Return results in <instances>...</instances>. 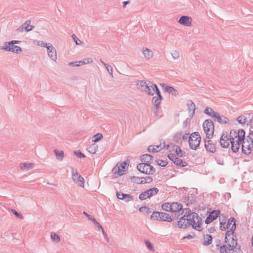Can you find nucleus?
I'll use <instances>...</instances> for the list:
<instances>
[{
	"instance_id": "obj_8",
	"label": "nucleus",
	"mask_w": 253,
	"mask_h": 253,
	"mask_svg": "<svg viewBox=\"0 0 253 253\" xmlns=\"http://www.w3.org/2000/svg\"><path fill=\"white\" fill-rule=\"evenodd\" d=\"M0 49L6 51H11L16 53H21L22 49L18 46L12 44L10 42H5L3 45L0 47Z\"/></svg>"
},
{
	"instance_id": "obj_25",
	"label": "nucleus",
	"mask_w": 253,
	"mask_h": 253,
	"mask_svg": "<svg viewBox=\"0 0 253 253\" xmlns=\"http://www.w3.org/2000/svg\"><path fill=\"white\" fill-rule=\"evenodd\" d=\"M153 157L148 154H144L141 157V161L147 164H151L153 161Z\"/></svg>"
},
{
	"instance_id": "obj_59",
	"label": "nucleus",
	"mask_w": 253,
	"mask_h": 253,
	"mask_svg": "<svg viewBox=\"0 0 253 253\" xmlns=\"http://www.w3.org/2000/svg\"><path fill=\"white\" fill-rule=\"evenodd\" d=\"M182 137V132L177 133L174 136V138L178 141V140H180Z\"/></svg>"
},
{
	"instance_id": "obj_31",
	"label": "nucleus",
	"mask_w": 253,
	"mask_h": 253,
	"mask_svg": "<svg viewBox=\"0 0 253 253\" xmlns=\"http://www.w3.org/2000/svg\"><path fill=\"white\" fill-rule=\"evenodd\" d=\"M173 147H176L175 152L176 153V155L178 157H183L186 156V153L185 152H183L180 146H173Z\"/></svg>"
},
{
	"instance_id": "obj_39",
	"label": "nucleus",
	"mask_w": 253,
	"mask_h": 253,
	"mask_svg": "<svg viewBox=\"0 0 253 253\" xmlns=\"http://www.w3.org/2000/svg\"><path fill=\"white\" fill-rule=\"evenodd\" d=\"M170 208V203H165L162 205V209L167 212H171V209Z\"/></svg>"
},
{
	"instance_id": "obj_62",
	"label": "nucleus",
	"mask_w": 253,
	"mask_h": 253,
	"mask_svg": "<svg viewBox=\"0 0 253 253\" xmlns=\"http://www.w3.org/2000/svg\"><path fill=\"white\" fill-rule=\"evenodd\" d=\"M154 88H155V91L156 92L157 96L161 95V92H160L158 86L156 84H155V85H154Z\"/></svg>"
},
{
	"instance_id": "obj_12",
	"label": "nucleus",
	"mask_w": 253,
	"mask_h": 253,
	"mask_svg": "<svg viewBox=\"0 0 253 253\" xmlns=\"http://www.w3.org/2000/svg\"><path fill=\"white\" fill-rule=\"evenodd\" d=\"M171 212H174V217L175 218H179L180 216L179 211H180L183 208V205L181 203H170Z\"/></svg>"
},
{
	"instance_id": "obj_14",
	"label": "nucleus",
	"mask_w": 253,
	"mask_h": 253,
	"mask_svg": "<svg viewBox=\"0 0 253 253\" xmlns=\"http://www.w3.org/2000/svg\"><path fill=\"white\" fill-rule=\"evenodd\" d=\"M241 144H242V153L246 155L250 154L253 146H252L250 143L245 141V140L242 141Z\"/></svg>"
},
{
	"instance_id": "obj_41",
	"label": "nucleus",
	"mask_w": 253,
	"mask_h": 253,
	"mask_svg": "<svg viewBox=\"0 0 253 253\" xmlns=\"http://www.w3.org/2000/svg\"><path fill=\"white\" fill-rule=\"evenodd\" d=\"M103 138V135L100 133H98L94 135L92 137V141L94 142H97Z\"/></svg>"
},
{
	"instance_id": "obj_51",
	"label": "nucleus",
	"mask_w": 253,
	"mask_h": 253,
	"mask_svg": "<svg viewBox=\"0 0 253 253\" xmlns=\"http://www.w3.org/2000/svg\"><path fill=\"white\" fill-rule=\"evenodd\" d=\"M157 163L159 166L161 167H166L168 165V162L163 160H158Z\"/></svg>"
},
{
	"instance_id": "obj_28",
	"label": "nucleus",
	"mask_w": 253,
	"mask_h": 253,
	"mask_svg": "<svg viewBox=\"0 0 253 253\" xmlns=\"http://www.w3.org/2000/svg\"><path fill=\"white\" fill-rule=\"evenodd\" d=\"M183 215L182 217H189V218H191L192 217V212L191 210L188 208H185L182 210L180 215Z\"/></svg>"
},
{
	"instance_id": "obj_9",
	"label": "nucleus",
	"mask_w": 253,
	"mask_h": 253,
	"mask_svg": "<svg viewBox=\"0 0 253 253\" xmlns=\"http://www.w3.org/2000/svg\"><path fill=\"white\" fill-rule=\"evenodd\" d=\"M158 192V188L156 187H153L141 193L139 196V198L141 200H144L148 198H150L156 195Z\"/></svg>"
},
{
	"instance_id": "obj_37",
	"label": "nucleus",
	"mask_w": 253,
	"mask_h": 253,
	"mask_svg": "<svg viewBox=\"0 0 253 253\" xmlns=\"http://www.w3.org/2000/svg\"><path fill=\"white\" fill-rule=\"evenodd\" d=\"M20 168L22 170H29L32 168V164L31 163H21Z\"/></svg>"
},
{
	"instance_id": "obj_17",
	"label": "nucleus",
	"mask_w": 253,
	"mask_h": 253,
	"mask_svg": "<svg viewBox=\"0 0 253 253\" xmlns=\"http://www.w3.org/2000/svg\"><path fill=\"white\" fill-rule=\"evenodd\" d=\"M192 21V18L190 17L183 15L180 17L178 22L183 26L189 27L191 25Z\"/></svg>"
},
{
	"instance_id": "obj_32",
	"label": "nucleus",
	"mask_w": 253,
	"mask_h": 253,
	"mask_svg": "<svg viewBox=\"0 0 253 253\" xmlns=\"http://www.w3.org/2000/svg\"><path fill=\"white\" fill-rule=\"evenodd\" d=\"M204 113L206 114L213 118H214L216 114V112H215L212 108L209 107H207L205 108L204 110Z\"/></svg>"
},
{
	"instance_id": "obj_58",
	"label": "nucleus",
	"mask_w": 253,
	"mask_h": 253,
	"mask_svg": "<svg viewBox=\"0 0 253 253\" xmlns=\"http://www.w3.org/2000/svg\"><path fill=\"white\" fill-rule=\"evenodd\" d=\"M105 67L109 74L111 76H113V70L111 66L109 65H105Z\"/></svg>"
},
{
	"instance_id": "obj_61",
	"label": "nucleus",
	"mask_w": 253,
	"mask_h": 253,
	"mask_svg": "<svg viewBox=\"0 0 253 253\" xmlns=\"http://www.w3.org/2000/svg\"><path fill=\"white\" fill-rule=\"evenodd\" d=\"M68 65L69 66H73V67H78V66H80V64H78L77 61L70 62V63H69Z\"/></svg>"
},
{
	"instance_id": "obj_16",
	"label": "nucleus",
	"mask_w": 253,
	"mask_h": 253,
	"mask_svg": "<svg viewBox=\"0 0 253 253\" xmlns=\"http://www.w3.org/2000/svg\"><path fill=\"white\" fill-rule=\"evenodd\" d=\"M205 147L206 150L210 153H214L216 152L215 144L211 140H204Z\"/></svg>"
},
{
	"instance_id": "obj_23",
	"label": "nucleus",
	"mask_w": 253,
	"mask_h": 253,
	"mask_svg": "<svg viewBox=\"0 0 253 253\" xmlns=\"http://www.w3.org/2000/svg\"><path fill=\"white\" fill-rule=\"evenodd\" d=\"M148 81L143 80L138 81L137 83V88L140 89L141 91L144 92L145 90V87L148 85Z\"/></svg>"
},
{
	"instance_id": "obj_2",
	"label": "nucleus",
	"mask_w": 253,
	"mask_h": 253,
	"mask_svg": "<svg viewBox=\"0 0 253 253\" xmlns=\"http://www.w3.org/2000/svg\"><path fill=\"white\" fill-rule=\"evenodd\" d=\"M231 225V227L230 230H227L225 233L224 240H226L228 243L232 242L233 244L231 247H233L234 245L238 244L237 236L235 233V230L236 228V220L234 217H230L226 225V226L228 227V229L230 228Z\"/></svg>"
},
{
	"instance_id": "obj_55",
	"label": "nucleus",
	"mask_w": 253,
	"mask_h": 253,
	"mask_svg": "<svg viewBox=\"0 0 253 253\" xmlns=\"http://www.w3.org/2000/svg\"><path fill=\"white\" fill-rule=\"evenodd\" d=\"M226 222H220V229L222 231H225L227 229H228V227L225 225Z\"/></svg>"
},
{
	"instance_id": "obj_46",
	"label": "nucleus",
	"mask_w": 253,
	"mask_h": 253,
	"mask_svg": "<svg viewBox=\"0 0 253 253\" xmlns=\"http://www.w3.org/2000/svg\"><path fill=\"white\" fill-rule=\"evenodd\" d=\"M51 237L53 240L58 242H59L60 240V237L54 232H52L51 233Z\"/></svg>"
},
{
	"instance_id": "obj_19",
	"label": "nucleus",
	"mask_w": 253,
	"mask_h": 253,
	"mask_svg": "<svg viewBox=\"0 0 253 253\" xmlns=\"http://www.w3.org/2000/svg\"><path fill=\"white\" fill-rule=\"evenodd\" d=\"M48 56L53 60L55 61L57 59L56 50L55 47L52 45H48L46 47Z\"/></svg>"
},
{
	"instance_id": "obj_26",
	"label": "nucleus",
	"mask_w": 253,
	"mask_h": 253,
	"mask_svg": "<svg viewBox=\"0 0 253 253\" xmlns=\"http://www.w3.org/2000/svg\"><path fill=\"white\" fill-rule=\"evenodd\" d=\"M142 52L144 57L147 59H150L153 56V52L151 49L148 48H143Z\"/></svg>"
},
{
	"instance_id": "obj_45",
	"label": "nucleus",
	"mask_w": 253,
	"mask_h": 253,
	"mask_svg": "<svg viewBox=\"0 0 253 253\" xmlns=\"http://www.w3.org/2000/svg\"><path fill=\"white\" fill-rule=\"evenodd\" d=\"M237 121L240 124H244L246 123V118L244 116H240L237 118Z\"/></svg>"
},
{
	"instance_id": "obj_35",
	"label": "nucleus",
	"mask_w": 253,
	"mask_h": 253,
	"mask_svg": "<svg viewBox=\"0 0 253 253\" xmlns=\"http://www.w3.org/2000/svg\"><path fill=\"white\" fill-rule=\"evenodd\" d=\"M253 130H250L249 135L247 136L246 138H245V141L248 142L253 146Z\"/></svg>"
},
{
	"instance_id": "obj_52",
	"label": "nucleus",
	"mask_w": 253,
	"mask_h": 253,
	"mask_svg": "<svg viewBox=\"0 0 253 253\" xmlns=\"http://www.w3.org/2000/svg\"><path fill=\"white\" fill-rule=\"evenodd\" d=\"M171 55L174 59H177L179 57V52H178L177 50L172 51L171 53Z\"/></svg>"
},
{
	"instance_id": "obj_7",
	"label": "nucleus",
	"mask_w": 253,
	"mask_h": 253,
	"mask_svg": "<svg viewBox=\"0 0 253 253\" xmlns=\"http://www.w3.org/2000/svg\"><path fill=\"white\" fill-rule=\"evenodd\" d=\"M136 168L140 172L146 174H153L156 171L153 166L145 163L138 164Z\"/></svg>"
},
{
	"instance_id": "obj_53",
	"label": "nucleus",
	"mask_w": 253,
	"mask_h": 253,
	"mask_svg": "<svg viewBox=\"0 0 253 253\" xmlns=\"http://www.w3.org/2000/svg\"><path fill=\"white\" fill-rule=\"evenodd\" d=\"M36 41L34 42L35 43ZM37 42V44L38 45H39V46H41L42 47H45L46 48V47H48V45H47V44L45 42H44L43 41H36Z\"/></svg>"
},
{
	"instance_id": "obj_36",
	"label": "nucleus",
	"mask_w": 253,
	"mask_h": 253,
	"mask_svg": "<svg viewBox=\"0 0 253 253\" xmlns=\"http://www.w3.org/2000/svg\"><path fill=\"white\" fill-rule=\"evenodd\" d=\"M162 212L159 211H153L152 212V215H151L150 218L152 219L156 220L158 221H160V218H161V214Z\"/></svg>"
},
{
	"instance_id": "obj_10",
	"label": "nucleus",
	"mask_w": 253,
	"mask_h": 253,
	"mask_svg": "<svg viewBox=\"0 0 253 253\" xmlns=\"http://www.w3.org/2000/svg\"><path fill=\"white\" fill-rule=\"evenodd\" d=\"M72 179L73 181L81 187H84V178L79 174L77 169H72Z\"/></svg>"
},
{
	"instance_id": "obj_24",
	"label": "nucleus",
	"mask_w": 253,
	"mask_h": 253,
	"mask_svg": "<svg viewBox=\"0 0 253 253\" xmlns=\"http://www.w3.org/2000/svg\"><path fill=\"white\" fill-rule=\"evenodd\" d=\"M229 138L232 141L231 143V150H232V144L233 142H236V141L235 139L236 138H238L237 137V132L236 131V130L232 129L230 131L229 135L228 136Z\"/></svg>"
},
{
	"instance_id": "obj_13",
	"label": "nucleus",
	"mask_w": 253,
	"mask_h": 253,
	"mask_svg": "<svg viewBox=\"0 0 253 253\" xmlns=\"http://www.w3.org/2000/svg\"><path fill=\"white\" fill-rule=\"evenodd\" d=\"M129 162V160L123 162L121 164L120 167H114L112 169V171L114 174L118 173L119 175H122L124 174V169H126V166H128Z\"/></svg>"
},
{
	"instance_id": "obj_44",
	"label": "nucleus",
	"mask_w": 253,
	"mask_h": 253,
	"mask_svg": "<svg viewBox=\"0 0 253 253\" xmlns=\"http://www.w3.org/2000/svg\"><path fill=\"white\" fill-rule=\"evenodd\" d=\"M141 179H143V177L142 178H140L139 177H137V176H132L130 177V179L131 180L135 183H137V184H141V182H142L141 181Z\"/></svg>"
},
{
	"instance_id": "obj_54",
	"label": "nucleus",
	"mask_w": 253,
	"mask_h": 253,
	"mask_svg": "<svg viewBox=\"0 0 253 253\" xmlns=\"http://www.w3.org/2000/svg\"><path fill=\"white\" fill-rule=\"evenodd\" d=\"M72 38L77 45H79L82 43L81 41L78 38L76 35L73 34L72 35Z\"/></svg>"
},
{
	"instance_id": "obj_49",
	"label": "nucleus",
	"mask_w": 253,
	"mask_h": 253,
	"mask_svg": "<svg viewBox=\"0 0 253 253\" xmlns=\"http://www.w3.org/2000/svg\"><path fill=\"white\" fill-rule=\"evenodd\" d=\"M11 211L13 214L15 215L17 217L21 219L23 218V215L21 214L15 210L11 209Z\"/></svg>"
},
{
	"instance_id": "obj_63",
	"label": "nucleus",
	"mask_w": 253,
	"mask_h": 253,
	"mask_svg": "<svg viewBox=\"0 0 253 253\" xmlns=\"http://www.w3.org/2000/svg\"><path fill=\"white\" fill-rule=\"evenodd\" d=\"M143 179H145V181H147V183H150L153 180L152 177L149 176H146L145 177H143Z\"/></svg>"
},
{
	"instance_id": "obj_34",
	"label": "nucleus",
	"mask_w": 253,
	"mask_h": 253,
	"mask_svg": "<svg viewBox=\"0 0 253 253\" xmlns=\"http://www.w3.org/2000/svg\"><path fill=\"white\" fill-rule=\"evenodd\" d=\"M31 23V21L30 20H27L26 21H25L21 26L22 27H23V28L26 31V32H29V31H31L32 30H33V29L34 28V26H30V28H28V25H30Z\"/></svg>"
},
{
	"instance_id": "obj_27",
	"label": "nucleus",
	"mask_w": 253,
	"mask_h": 253,
	"mask_svg": "<svg viewBox=\"0 0 253 253\" xmlns=\"http://www.w3.org/2000/svg\"><path fill=\"white\" fill-rule=\"evenodd\" d=\"M160 221H167L170 222L172 221L171 216L169 213L161 212Z\"/></svg>"
},
{
	"instance_id": "obj_15",
	"label": "nucleus",
	"mask_w": 253,
	"mask_h": 253,
	"mask_svg": "<svg viewBox=\"0 0 253 253\" xmlns=\"http://www.w3.org/2000/svg\"><path fill=\"white\" fill-rule=\"evenodd\" d=\"M220 211L219 210H213L207 216L205 220L206 224H210L219 215Z\"/></svg>"
},
{
	"instance_id": "obj_60",
	"label": "nucleus",
	"mask_w": 253,
	"mask_h": 253,
	"mask_svg": "<svg viewBox=\"0 0 253 253\" xmlns=\"http://www.w3.org/2000/svg\"><path fill=\"white\" fill-rule=\"evenodd\" d=\"M93 62V60L90 58H84L83 60V63H84V64L91 63Z\"/></svg>"
},
{
	"instance_id": "obj_56",
	"label": "nucleus",
	"mask_w": 253,
	"mask_h": 253,
	"mask_svg": "<svg viewBox=\"0 0 253 253\" xmlns=\"http://www.w3.org/2000/svg\"><path fill=\"white\" fill-rule=\"evenodd\" d=\"M148 151L149 152H157V149H155V145H150L148 147Z\"/></svg>"
},
{
	"instance_id": "obj_47",
	"label": "nucleus",
	"mask_w": 253,
	"mask_h": 253,
	"mask_svg": "<svg viewBox=\"0 0 253 253\" xmlns=\"http://www.w3.org/2000/svg\"><path fill=\"white\" fill-rule=\"evenodd\" d=\"M145 243L147 248L150 251H154V247L152 243L148 240H145Z\"/></svg>"
},
{
	"instance_id": "obj_11",
	"label": "nucleus",
	"mask_w": 253,
	"mask_h": 253,
	"mask_svg": "<svg viewBox=\"0 0 253 253\" xmlns=\"http://www.w3.org/2000/svg\"><path fill=\"white\" fill-rule=\"evenodd\" d=\"M220 145L221 147L227 148L231 144L232 141L229 138L227 132L224 131L222 133L220 138Z\"/></svg>"
},
{
	"instance_id": "obj_43",
	"label": "nucleus",
	"mask_w": 253,
	"mask_h": 253,
	"mask_svg": "<svg viewBox=\"0 0 253 253\" xmlns=\"http://www.w3.org/2000/svg\"><path fill=\"white\" fill-rule=\"evenodd\" d=\"M122 200H125L126 202H129L131 201L133 198L131 195L125 194V195H122V197H121Z\"/></svg>"
},
{
	"instance_id": "obj_5",
	"label": "nucleus",
	"mask_w": 253,
	"mask_h": 253,
	"mask_svg": "<svg viewBox=\"0 0 253 253\" xmlns=\"http://www.w3.org/2000/svg\"><path fill=\"white\" fill-rule=\"evenodd\" d=\"M201 138L198 132H193L188 140L189 147L193 150H196L200 144Z\"/></svg>"
},
{
	"instance_id": "obj_1",
	"label": "nucleus",
	"mask_w": 253,
	"mask_h": 253,
	"mask_svg": "<svg viewBox=\"0 0 253 253\" xmlns=\"http://www.w3.org/2000/svg\"><path fill=\"white\" fill-rule=\"evenodd\" d=\"M201 220L198 214L193 212L191 218H185L184 217H181L178 221V225L180 228H186L191 225L193 229L200 231L202 230Z\"/></svg>"
},
{
	"instance_id": "obj_20",
	"label": "nucleus",
	"mask_w": 253,
	"mask_h": 253,
	"mask_svg": "<svg viewBox=\"0 0 253 253\" xmlns=\"http://www.w3.org/2000/svg\"><path fill=\"white\" fill-rule=\"evenodd\" d=\"M187 105L188 106V111L189 113H191L190 117L192 118L194 116L195 112V105L192 100H189L187 102Z\"/></svg>"
},
{
	"instance_id": "obj_48",
	"label": "nucleus",
	"mask_w": 253,
	"mask_h": 253,
	"mask_svg": "<svg viewBox=\"0 0 253 253\" xmlns=\"http://www.w3.org/2000/svg\"><path fill=\"white\" fill-rule=\"evenodd\" d=\"M139 211L142 212H145L147 214L150 212V208L147 207H142L139 209Z\"/></svg>"
},
{
	"instance_id": "obj_6",
	"label": "nucleus",
	"mask_w": 253,
	"mask_h": 253,
	"mask_svg": "<svg viewBox=\"0 0 253 253\" xmlns=\"http://www.w3.org/2000/svg\"><path fill=\"white\" fill-rule=\"evenodd\" d=\"M237 132L238 139L236 142L232 144V152L236 153L239 151L242 141L245 140V131L243 129H239Z\"/></svg>"
},
{
	"instance_id": "obj_21",
	"label": "nucleus",
	"mask_w": 253,
	"mask_h": 253,
	"mask_svg": "<svg viewBox=\"0 0 253 253\" xmlns=\"http://www.w3.org/2000/svg\"><path fill=\"white\" fill-rule=\"evenodd\" d=\"M148 85L145 87V92L148 94L153 96L154 94L155 89L154 86L155 84H153L150 81H148Z\"/></svg>"
},
{
	"instance_id": "obj_22",
	"label": "nucleus",
	"mask_w": 253,
	"mask_h": 253,
	"mask_svg": "<svg viewBox=\"0 0 253 253\" xmlns=\"http://www.w3.org/2000/svg\"><path fill=\"white\" fill-rule=\"evenodd\" d=\"M214 118L216 119L217 121L220 124H225L227 123L229 121V119L227 117L224 116H220L217 113H216Z\"/></svg>"
},
{
	"instance_id": "obj_30",
	"label": "nucleus",
	"mask_w": 253,
	"mask_h": 253,
	"mask_svg": "<svg viewBox=\"0 0 253 253\" xmlns=\"http://www.w3.org/2000/svg\"><path fill=\"white\" fill-rule=\"evenodd\" d=\"M175 159V161H173V163L177 166L180 167H185L187 165V164L186 162L183 161L179 158L176 157V158Z\"/></svg>"
},
{
	"instance_id": "obj_3",
	"label": "nucleus",
	"mask_w": 253,
	"mask_h": 253,
	"mask_svg": "<svg viewBox=\"0 0 253 253\" xmlns=\"http://www.w3.org/2000/svg\"><path fill=\"white\" fill-rule=\"evenodd\" d=\"M225 245H222L220 240H217L215 241V246L217 250H219L220 253H229L228 251H234L235 249H238L239 252H240L241 250V246H238L237 245H234L233 247L232 244H233L232 242L228 243L225 240Z\"/></svg>"
},
{
	"instance_id": "obj_38",
	"label": "nucleus",
	"mask_w": 253,
	"mask_h": 253,
	"mask_svg": "<svg viewBox=\"0 0 253 253\" xmlns=\"http://www.w3.org/2000/svg\"><path fill=\"white\" fill-rule=\"evenodd\" d=\"M152 104L156 107V109L160 108L161 101L159 100L157 97L154 96L152 100Z\"/></svg>"
},
{
	"instance_id": "obj_40",
	"label": "nucleus",
	"mask_w": 253,
	"mask_h": 253,
	"mask_svg": "<svg viewBox=\"0 0 253 253\" xmlns=\"http://www.w3.org/2000/svg\"><path fill=\"white\" fill-rule=\"evenodd\" d=\"M97 150V146L92 144L87 148L88 151L91 154H95Z\"/></svg>"
},
{
	"instance_id": "obj_42",
	"label": "nucleus",
	"mask_w": 253,
	"mask_h": 253,
	"mask_svg": "<svg viewBox=\"0 0 253 253\" xmlns=\"http://www.w3.org/2000/svg\"><path fill=\"white\" fill-rule=\"evenodd\" d=\"M90 220L93 222L95 226L98 228V230H103L102 226L98 223V221L94 218L90 217Z\"/></svg>"
},
{
	"instance_id": "obj_64",
	"label": "nucleus",
	"mask_w": 253,
	"mask_h": 253,
	"mask_svg": "<svg viewBox=\"0 0 253 253\" xmlns=\"http://www.w3.org/2000/svg\"><path fill=\"white\" fill-rule=\"evenodd\" d=\"M190 121L189 119H186L183 123V126L184 127H186L188 124L190 123Z\"/></svg>"
},
{
	"instance_id": "obj_50",
	"label": "nucleus",
	"mask_w": 253,
	"mask_h": 253,
	"mask_svg": "<svg viewBox=\"0 0 253 253\" xmlns=\"http://www.w3.org/2000/svg\"><path fill=\"white\" fill-rule=\"evenodd\" d=\"M74 153L79 158H84L85 157V155L79 150L75 151Z\"/></svg>"
},
{
	"instance_id": "obj_4",
	"label": "nucleus",
	"mask_w": 253,
	"mask_h": 253,
	"mask_svg": "<svg viewBox=\"0 0 253 253\" xmlns=\"http://www.w3.org/2000/svg\"><path fill=\"white\" fill-rule=\"evenodd\" d=\"M203 127L206 137L209 139L211 138L214 130L213 122L210 119L205 120L203 124Z\"/></svg>"
},
{
	"instance_id": "obj_57",
	"label": "nucleus",
	"mask_w": 253,
	"mask_h": 253,
	"mask_svg": "<svg viewBox=\"0 0 253 253\" xmlns=\"http://www.w3.org/2000/svg\"><path fill=\"white\" fill-rule=\"evenodd\" d=\"M168 157L169 160L173 162V161H174L175 160V159L177 157L176 155L172 153H170L168 154Z\"/></svg>"
},
{
	"instance_id": "obj_18",
	"label": "nucleus",
	"mask_w": 253,
	"mask_h": 253,
	"mask_svg": "<svg viewBox=\"0 0 253 253\" xmlns=\"http://www.w3.org/2000/svg\"><path fill=\"white\" fill-rule=\"evenodd\" d=\"M161 85L163 87V88L165 92H167L170 94H171L174 96H177L178 95V91L172 86H169L165 84H161Z\"/></svg>"
},
{
	"instance_id": "obj_29",
	"label": "nucleus",
	"mask_w": 253,
	"mask_h": 253,
	"mask_svg": "<svg viewBox=\"0 0 253 253\" xmlns=\"http://www.w3.org/2000/svg\"><path fill=\"white\" fill-rule=\"evenodd\" d=\"M204 242L203 243L204 246H209L212 243V237L210 234H206L204 236Z\"/></svg>"
},
{
	"instance_id": "obj_33",
	"label": "nucleus",
	"mask_w": 253,
	"mask_h": 253,
	"mask_svg": "<svg viewBox=\"0 0 253 253\" xmlns=\"http://www.w3.org/2000/svg\"><path fill=\"white\" fill-rule=\"evenodd\" d=\"M54 152L56 155V159L59 161H62L64 159V151L62 150L58 151L57 149H54Z\"/></svg>"
}]
</instances>
